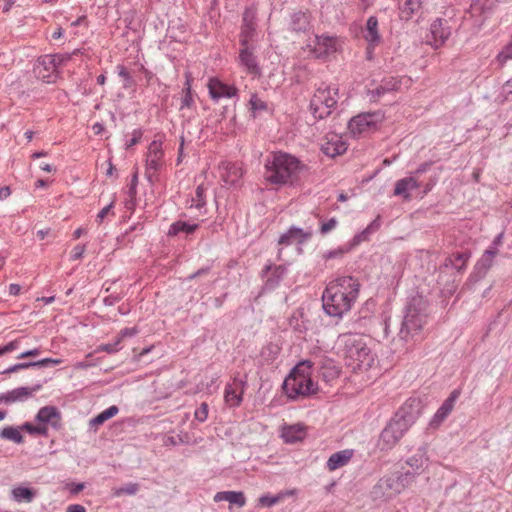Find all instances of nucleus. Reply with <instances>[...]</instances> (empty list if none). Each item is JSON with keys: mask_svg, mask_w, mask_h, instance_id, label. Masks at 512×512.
<instances>
[{"mask_svg": "<svg viewBox=\"0 0 512 512\" xmlns=\"http://www.w3.org/2000/svg\"><path fill=\"white\" fill-rule=\"evenodd\" d=\"M359 288V282L351 276H342L330 282L322 295L324 311L329 316L342 317L352 308Z\"/></svg>", "mask_w": 512, "mask_h": 512, "instance_id": "obj_1", "label": "nucleus"}, {"mask_svg": "<svg viewBox=\"0 0 512 512\" xmlns=\"http://www.w3.org/2000/svg\"><path fill=\"white\" fill-rule=\"evenodd\" d=\"M301 169V162L296 157L277 152L266 160L264 179L271 185H291L298 179Z\"/></svg>", "mask_w": 512, "mask_h": 512, "instance_id": "obj_2", "label": "nucleus"}, {"mask_svg": "<svg viewBox=\"0 0 512 512\" xmlns=\"http://www.w3.org/2000/svg\"><path fill=\"white\" fill-rule=\"evenodd\" d=\"M339 352L346 364L353 370L369 369L374 362V355L364 337L356 333H345L338 337Z\"/></svg>", "mask_w": 512, "mask_h": 512, "instance_id": "obj_3", "label": "nucleus"}, {"mask_svg": "<svg viewBox=\"0 0 512 512\" xmlns=\"http://www.w3.org/2000/svg\"><path fill=\"white\" fill-rule=\"evenodd\" d=\"M311 365L309 361L299 363L283 382V390L287 397L291 400H299L314 395L318 391L308 371Z\"/></svg>", "mask_w": 512, "mask_h": 512, "instance_id": "obj_4", "label": "nucleus"}, {"mask_svg": "<svg viewBox=\"0 0 512 512\" xmlns=\"http://www.w3.org/2000/svg\"><path fill=\"white\" fill-rule=\"evenodd\" d=\"M427 322L426 303L422 298H413L407 306L399 337L406 343L421 338V332Z\"/></svg>", "mask_w": 512, "mask_h": 512, "instance_id": "obj_5", "label": "nucleus"}, {"mask_svg": "<svg viewBox=\"0 0 512 512\" xmlns=\"http://www.w3.org/2000/svg\"><path fill=\"white\" fill-rule=\"evenodd\" d=\"M409 409H411V405L408 404L401 407L383 429L380 434V442L383 443V448H392L414 423L416 415Z\"/></svg>", "mask_w": 512, "mask_h": 512, "instance_id": "obj_6", "label": "nucleus"}, {"mask_svg": "<svg viewBox=\"0 0 512 512\" xmlns=\"http://www.w3.org/2000/svg\"><path fill=\"white\" fill-rule=\"evenodd\" d=\"M338 102V88L322 83L314 92L310 101V110L317 120L328 117Z\"/></svg>", "mask_w": 512, "mask_h": 512, "instance_id": "obj_7", "label": "nucleus"}, {"mask_svg": "<svg viewBox=\"0 0 512 512\" xmlns=\"http://www.w3.org/2000/svg\"><path fill=\"white\" fill-rule=\"evenodd\" d=\"M401 491L402 486L399 485L398 480L392 475L379 479L373 486L371 495L373 500L387 501L401 493Z\"/></svg>", "mask_w": 512, "mask_h": 512, "instance_id": "obj_8", "label": "nucleus"}, {"mask_svg": "<svg viewBox=\"0 0 512 512\" xmlns=\"http://www.w3.org/2000/svg\"><path fill=\"white\" fill-rule=\"evenodd\" d=\"M163 155L161 142L152 141L148 147L145 165V176L151 183L163 164Z\"/></svg>", "mask_w": 512, "mask_h": 512, "instance_id": "obj_9", "label": "nucleus"}, {"mask_svg": "<svg viewBox=\"0 0 512 512\" xmlns=\"http://www.w3.org/2000/svg\"><path fill=\"white\" fill-rule=\"evenodd\" d=\"M497 254L498 249H496V247H489L477 261L474 271L470 274L466 284H474L484 278L488 270L492 267Z\"/></svg>", "mask_w": 512, "mask_h": 512, "instance_id": "obj_10", "label": "nucleus"}, {"mask_svg": "<svg viewBox=\"0 0 512 512\" xmlns=\"http://www.w3.org/2000/svg\"><path fill=\"white\" fill-rule=\"evenodd\" d=\"M471 257V253L468 251L465 252H456L452 255L448 256L444 263L439 267V276H438V283H442V274L446 272L448 269L455 270V273L457 275L462 274L466 267L467 262Z\"/></svg>", "mask_w": 512, "mask_h": 512, "instance_id": "obj_11", "label": "nucleus"}, {"mask_svg": "<svg viewBox=\"0 0 512 512\" xmlns=\"http://www.w3.org/2000/svg\"><path fill=\"white\" fill-rule=\"evenodd\" d=\"M34 74L38 79L47 83L53 82L56 72L55 57L44 55L37 60L34 66Z\"/></svg>", "mask_w": 512, "mask_h": 512, "instance_id": "obj_12", "label": "nucleus"}, {"mask_svg": "<svg viewBox=\"0 0 512 512\" xmlns=\"http://www.w3.org/2000/svg\"><path fill=\"white\" fill-rule=\"evenodd\" d=\"M376 125V114L362 113L353 117L348 123V129L354 136L369 132Z\"/></svg>", "mask_w": 512, "mask_h": 512, "instance_id": "obj_13", "label": "nucleus"}, {"mask_svg": "<svg viewBox=\"0 0 512 512\" xmlns=\"http://www.w3.org/2000/svg\"><path fill=\"white\" fill-rule=\"evenodd\" d=\"M286 274V267L284 265H266L262 270V277L265 279L263 290H274Z\"/></svg>", "mask_w": 512, "mask_h": 512, "instance_id": "obj_14", "label": "nucleus"}, {"mask_svg": "<svg viewBox=\"0 0 512 512\" xmlns=\"http://www.w3.org/2000/svg\"><path fill=\"white\" fill-rule=\"evenodd\" d=\"M430 33L433 39L431 44L439 48L451 35V27L446 19L438 18L431 24Z\"/></svg>", "mask_w": 512, "mask_h": 512, "instance_id": "obj_15", "label": "nucleus"}, {"mask_svg": "<svg viewBox=\"0 0 512 512\" xmlns=\"http://www.w3.org/2000/svg\"><path fill=\"white\" fill-rule=\"evenodd\" d=\"M208 89L213 100H219L220 98H232L238 93V89L235 86L225 84L217 78L209 80Z\"/></svg>", "mask_w": 512, "mask_h": 512, "instance_id": "obj_16", "label": "nucleus"}, {"mask_svg": "<svg viewBox=\"0 0 512 512\" xmlns=\"http://www.w3.org/2000/svg\"><path fill=\"white\" fill-rule=\"evenodd\" d=\"M460 396L459 390H453L449 397L442 403V405L439 407V409L434 414L430 426L431 427H438L452 412L454 408V404L458 397Z\"/></svg>", "mask_w": 512, "mask_h": 512, "instance_id": "obj_17", "label": "nucleus"}, {"mask_svg": "<svg viewBox=\"0 0 512 512\" xmlns=\"http://www.w3.org/2000/svg\"><path fill=\"white\" fill-rule=\"evenodd\" d=\"M239 52L240 64L247 70L249 74L259 76L261 69L258 65L257 58L254 55L253 48L248 44L241 45Z\"/></svg>", "mask_w": 512, "mask_h": 512, "instance_id": "obj_18", "label": "nucleus"}, {"mask_svg": "<svg viewBox=\"0 0 512 512\" xmlns=\"http://www.w3.org/2000/svg\"><path fill=\"white\" fill-rule=\"evenodd\" d=\"M256 14L252 9H246L243 13V23L240 33V45L248 44L254 37L256 23Z\"/></svg>", "mask_w": 512, "mask_h": 512, "instance_id": "obj_19", "label": "nucleus"}, {"mask_svg": "<svg viewBox=\"0 0 512 512\" xmlns=\"http://www.w3.org/2000/svg\"><path fill=\"white\" fill-rule=\"evenodd\" d=\"M312 236L311 231H304L297 227H291L286 233L280 236L278 243L289 246L293 243L303 244Z\"/></svg>", "mask_w": 512, "mask_h": 512, "instance_id": "obj_20", "label": "nucleus"}, {"mask_svg": "<svg viewBox=\"0 0 512 512\" xmlns=\"http://www.w3.org/2000/svg\"><path fill=\"white\" fill-rule=\"evenodd\" d=\"M42 384H35L31 387H19L15 388L11 391L5 393L6 395V404L14 403V402H23L27 399L31 398L34 393L41 390Z\"/></svg>", "mask_w": 512, "mask_h": 512, "instance_id": "obj_21", "label": "nucleus"}, {"mask_svg": "<svg viewBox=\"0 0 512 512\" xmlns=\"http://www.w3.org/2000/svg\"><path fill=\"white\" fill-rule=\"evenodd\" d=\"M220 170L221 179L227 185H237L243 176L242 168L234 163H223Z\"/></svg>", "mask_w": 512, "mask_h": 512, "instance_id": "obj_22", "label": "nucleus"}, {"mask_svg": "<svg viewBox=\"0 0 512 512\" xmlns=\"http://www.w3.org/2000/svg\"><path fill=\"white\" fill-rule=\"evenodd\" d=\"M336 50V41L330 36H316L313 52L317 58H324Z\"/></svg>", "mask_w": 512, "mask_h": 512, "instance_id": "obj_23", "label": "nucleus"}, {"mask_svg": "<svg viewBox=\"0 0 512 512\" xmlns=\"http://www.w3.org/2000/svg\"><path fill=\"white\" fill-rule=\"evenodd\" d=\"M354 455L352 449H345L333 453L327 460L326 467L329 471H335L347 465Z\"/></svg>", "mask_w": 512, "mask_h": 512, "instance_id": "obj_24", "label": "nucleus"}, {"mask_svg": "<svg viewBox=\"0 0 512 512\" xmlns=\"http://www.w3.org/2000/svg\"><path fill=\"white\" fill-rule=\"evenodd\" d=\"M306 436V429L303 424H294L285 426L282 429L281 437L286 443H296L302 441Z\"/></svg>", "mask_w": 512, "mask_h": 512, "instance_id": "obj_25", "label": "nucleus"}, {"mask_svg": "<svg viewBox=\"0 0 512 512\" xmlns=\"http://www.w3.org/2000/svg\"><path fill=\"white\" fill-rule=\"evenodd\" d=\"M37 421L43 424L50 423L52 427L59 428L60 427V413L54 406H45L42 407L37 415H36Z\"/></svg>", "mask_w": 512, "mask_h": 512, "instance_id": "obj_26", "label": "nucleus"}, {"mask_svg": "<svg viewBox=\"0 0 512 512\" xmlns=\"http://www.w3.org/2000/svg\"><path fill=\"white\" fill-rule=\"evenodd\" d=\"M419 188V183L415 177H406L395 183L394 195L402 196L405 200H410V191Z\"/></svg>", "mask_w": 512, "mask_h": 512, "instance_id": "obj_27", "label": "nucleus"}, {"mask_svg": "<svg viewBox=\"0 0 512 512\" xmlns=\"http://www.w3.org/2000/svg\"><path fill=\"white\" fill-rule=\"evenodd\" d=\"M290 30L296 33L306 32L310 28L309 15L303 11H297L290 16Z\"/></svg>", "mask_w": 512, "mask_h": 512, "instance_id": "obj_28", "label": "nucleus"}, {"mask_svg": "<svg viewBox=\"0 0 512 512\" xmlns=\"http://www.w3.org/2000/svg\"><path fill=\"white\" fill-rule=\"evenodd\" d=\"M364 38L369 43L370 47H375L380 43L381 36L378 33V20L375 16H370L368 18L364 31Z\"/></svg>", "mask_w": 512, "mask_h": 512, "instance_id": "obj_29", "label": "nucleus"}, {"mask_svg": "<svg viewBox=\"0 0 512 512\" xmlns=\"http://www.w3.org/2000/svg\"><path fill=\"white\" fill-rule=\"evenodd\" d=\"M215 502L228 501L231 504H235L239 507H243L246 504V498L241 491H222L217 492L214 496Z\"/></svg>", "mask_w": 512, "mask_h": 512, "instance_id": "obj_30", "label": "nucleus"}, {"mask_svg": "<svg viewBox=\"0 0 512 512\" xmlns=\"http://www.w3.org/2000/svg\"><path fill=\"white\" fill-rule=\"evenodd\" d=\"M427 461L428 458L426 456L425 449L419 448L412 456L406 460V464L412 468V472L419 475L426 466Z\"/></svg>", "mask_w": 512, "mask_h": 512, "instance_id": "obj_31", "label": "nucleus"}, {"mask_svg": "<svg viewBox=\"0 0 512 512\" xmlns=\"http://www.w3.org/2000/svg\"><path fill=\"white\" fill-rule=\"evenodd\" d=\"M244 391L238 390L233 385H226L224 391L225 402L230 407H238L242 403Z\"/></svg>", "mask_w": 512, "mask_h": 512, "instance_id": "obj_32", "label": "nucleus"}, {"mask_svg": "<svg viewBox=\"0 0 512 512\" xmlns=\"http://www.w3.org/2000/svg\"><path fill=\"white\" fill-rule=\"evenodd\" d=\"M186 82L183 88V97L181 98L180 111L191 109L194 106V99L191 90V75L190 73L185 74Z\"/></svg>", "mask_w": 512, "mask_h": 512, "instance_id": "obj_33", "label": "nucleus"}, {"mask_svg": "<svg viewBox=\"0 0 512 512\" xmlns=\"http://www.w3.org/2000/svg\"><path fill=\"white\" fill-rule=\"evenodd\" d=\"M21 427L7 426L0 430V437L5 440L12 441L16 444L24 442V437L21 434Z\"/></svg>", "mask_w": 512, "mask_h": 512, "instance_id": "obj_34", "label": "nucleus"}, {"mask_svg": "<svg viewBox=\"0 0 512 512\" xmlns=\"http://www.w3.org/2000/svg\"><path fill=\"white\" fill-rule=\"evenodd\" d=\"M198 226L199 225L196 223H188V222L179 220V221L174 222L170 226L168 234L170 236H175V235L179 234L180 232H184L186 234H192L193 232H195V230L198 228Z\"/></svg>", "mask_w": 512, "mask_h": 512, "instance_id": "obj_35", "label": "nucleus"}, {"mask_svg": "<svg viewBox=\"0 0 512 512\" xmlns=\"http://www.w3.org/2000/svg\"><path fill=\"white\" fill-rule=\"evenodd\" d=\"M119 412V408L116 405H112L98 414L96 417L92 418L89 422L91 427H98L102 425L104 422L109 420L110 418L117 415Z\"/></svg>", "mask_w": 512, "mask_h": 512, "instance_id": "obj_36", "label": "nucleus"}, {"mask_svg": "<svg viewBox=\"0 0 512 512\" xmlns=\"http://www.w3.org/2000/svg\"><path fill=\"white\" fill-rule=\"evenodd\" d=\"M35 495H36V492L27 487L19 486V487H15L12 490V497L17 502L25 501V502L29 503L34 499Z\"/></svg>", "mask_w": 512, "mask_h": 512, "instance_id": "obj_37", "label": "nucleus"}, {"mask_svg": "<svg viewBox=\"0 0 512 512\" xmlns=\"http://www.w3.org/2000/svg\"><path fill=\"white\" fill-rule=\"evenodd\" d=\"M206 188L203 184L197 186L195 190V195L190 200V208H196L198 210L203 209L206 206V196H205Z\"/></svg>", "mask_w": 512, "mask_h": 512, "instance_id": "obj_38", "label": "nucleus"}, {"mask_svg": "<svg viewBox=\"0 0 512 512\" xmlns=\"http://www.w3.org/2000/svg\"><path fill=\"white\" fill-rule=\"evenodd\" d=\"M422 5V0H403L401 9L406 18L417 12Z\"/></svg>", "mask_w": 512, "mask_h": 512, "instance_id": "obj_39", "label": "nucleus"}, {"mask_svg": "<svg viewBox=\"0 0 512 512\" xmlns=\"http://www.w3.org/2000/svg\"><path fill=\"white\" fill-rule=\"evenodd\" d=\"M139 491L138 483H128L122 487L114 488L112 490V494L115 497H120L122 495H135Z\"/></svg>", "mask_w": 512, "mask_h": 512, "instance_id": "obj_40", "label": "nucleus"}, {"mask_svg": "<svg viewBox=\"0 0 512 512\" xmlns=\"http://www.w3.org/2000/svg\"><path fill=\"white\" fill-rule=\"evenodd\" d=\"M119 77L123 79V87L128 89L135 85L133 77L124 65H117L116 67Z\"/></svg>", "mask_w": 512, "mask_h": 512, "instance_id": "obj_41", "label": "nucleus"}, {"mask_svg": "<svg viewBox=\"0 0 512 512\" xmlns=\"http://www.w3.org/2000/svg\"><path fill=\"white\" fill-rule=\"evenodd\" d=\"M381 85L387 93L397 91L401 86V79L397 77H386L381 81Z\"/></svg>", "mask_w": 512, "mask_h": 512, "instance_id": "obj_42", "label": "nucleus"}, {"mask_svg": "<svg viewBox=\"0 0 512 512\" xmlns=\"http://www.w3.org/2000/svg\"><path fill=\"white\" fill-rule=\"evenodd\" d=\"M21 429L27 431L30 434H37L42 436L48 435V429L45 425L35 426L29 422H26L21 426Z\"/></svg>", "mask_w": 512, "mask_h": 512, "instance_id": "obj_43", "label": "nucleus"}, {"mask_svg": "<svg viewBox=\"0 0 512 512\" xmlns=\"http://www.w3.org/2000/svg\"><path fill=\"white\" fill-rule=\"evenodd\" d=\"M416 475L417 474H415L414 472L407 471L404 473H400L399 475L394 477L395 479L398 480L399 485L402 486V490H404L406 487H408L411 483L414 482Z\"/></svg>", "mask_w": 512, "mask_h": 512, "instance_id": "obj_44", "label": "nucleus"}, {"mask_svg": "<svg viewBox=\"0 0 512 512\" xmlns=\"http://www.w3.org/2000/svg\"><path fill=\"white\" fill-rule=\"evenodd\" d=\"M281 498H282L281 495H276V496L262 495L258 499V503H259V505H261L263 507H271V506L277 504L281 500Z\"/></svg>", "mask_w": 512, "mask_h": 512, "instance_id": "obj_45", "label": "nucleus"}, {"mask_svg": "<svg viewBox=\"0 0 512 512\" xmlns=\"http://www.w3.org/2000/svg\"><path fill=\"white\" fill-rule=\"evenodd\" d=\"M249 104L253 111H263L267 109V103L261 100L256 94L251 96Z\"/></svg>", "mask_w": 512, "mask_h": 512, "instance_id": "obj_46", "label": "nucleus"}, {"mask_svg": "<svg viewBox=\"0 0 512 512\" xmlns=\"http://www.w3.org/2000/svg\"><path fill=\"white\" fill-rule=\"evenodd\" d=\"M120 343H121V337H117V339L113 343L102 344L98 347L97 350L112 354L119 350Z\"/></svg>", "mask_w": 512, "mask_h": 512, "instance_id": "obj_47", "label": "nucleus"}, {"mask_svg": "<svg viewBox=\"0 0 512 512\" xmlns=\"http://www.w3.org/2000/svg\"><path fill=\"white\" fill-rule=\"evenodd\" d=\"M230 385H233V387L238 390L244 391L247 385V375L241 376L239 372L235 373Z\"/></svg>", "mask_w": 512, "mask_h": 512, "instance_id": "obj_48", "label": "nucleus"}, {"mask_svg": "<svg viewBox=\"0 0 512 512\" xmlns=\"http://www.w3.org/2000/svg\"><path fill=\"white\" fill-rule=\"evenodd\" d=\"M194 415H195V418L199 422L206 421V419L208 417V405H207V403H205V402L201 403L200 407H198L196 409Z\"/></svg>", "mask_w": 512, "mask_h": 512, "instance_id": "obj_49", "label": "nucleus"}, {"mask_svg": "<svg viewBox=\"0 0 512 512\" xmlns=\"http://www.w3.org/2000/svg\"><path fill=\"white\" fill-rule=\"evenodd\" d=\"M20 342V339H15L7 343L6 345L0 347V356L18 349L20 346Z\"/></svg>", "mask_w": 512, "mask_h": 512, "instance_id": "obj_50", "label": "nucleus"}, {"mask_svg": "<svg viewBox=\"0 0 512 512\" xmlns=\"http://www.w3.org/2000/svg\"><path fill=\"white\" fill-rule=\"evenodd\" d=\"M345 151V147L341 144L339 147H334L329 143L324 148V153L328 156L335 157L336 155H340Z\"/></svg>", "mask_w": 512, "mask_h": 512, "instance_id": "obj_51", "label": "nucleus"}, {"mask_svg": "<svg viewBox=\"0 0 512 512\" xmlns=\"http://www.w3.org/2000/svg\"><path fill=\"white\" fill-rule=\"evenodd\" d=\"M337 220L336 218H331L327 222L322 223L320 227L321 234L325 235L332 231L337 226Z\"/></svg>", "mask_w": 512, "mask_h": 512, "instance_id": "obj_52", "label": "nucleus"}, {"mask_svg": "<svg viewBox=\"0 0 512 512\" xmlns=\"http://www.w3.org/2000/svg\"><path fill=\"white\" fill-rule=\"evenodd\" d=\"M387 92L383 89V86L380 84L375 89L369 90L368 95L370 96V100L377 101L381 96L386 94Z\"/></svg>", "mask_w": 512, "mask_h": 512, "instance_id": "obj_53", "label": "nucleus"}, {"mask_svg": "<svg viewBox=\"0 0 512 512\" xmlns=\"http://www.w3.org/2000/svg\"><path fill=\"white\" fill-rule=\"evenodd\" d=\"M65 488L68 489L71 494L77 495L78 493H80L85 488V484L84 483L69 482V483L66 484Z\"/></svg>", "mask_w": 512, "mask_h": 512, "instance_id": "obj_54", "label": "nucleus"}, {"mask_svg": "<svg viewBox=\"0 0 512 512\" xmlns=\"http://www.w3.org/2000/svg\"><path fill=\"white\" fill-rule=\"evenodd\" d=\"M141 138H142V131L140 129L134 130L132 133V138L126 142V148L136 145L140 141Z\"/></svg>", "mask_w": 512, "mask_h": 512, "instance_id": "obj_55", "label": "nucleus"}, {"mask_svg": "<svg viewBox=\"0 0 512 512\" xmlns=\"http://www.w3.org/2000/svg\"><path fill=\"white\" fill-rule=\"evenodd\" d=\"M61 363L59 359L45 358L39 361H35L36 367H47L51 365H58Z\"/></svg>", "mask_w": 512, "mask_h": 512, "instance_id": "obj_56", "label": "nucleus"}, {"mask_svg": "<svg viewBox=\"0 0 512 512\" xmlns=\"http://www.w3.org/2000/svg\"><path fill=\"white\" fill-rule=\"evenodd\" d=\"M113 208V202H111L110 204L106 205L104 208H102L99 213L97 214V222L101 223L105 217L108 215V213L111 211V209Z\"/></svg>", "mask_w": 512, "mask_h": 512, "instance_id": "obj_57", "label": "nucleus"}, {"mask_svg": "<svg viewBox=\"0 0 512 512\" xmlns=\"http://www.w3.org/2000/svg\"><path fill=\"white\" fill-rule=\"evenodd\" d=\"M85 252V246L84 245H76L73 248L71 258L72 260H78L81 259L83 254Z\"/></svg>", "mask_w": 512, "mask_h": 512, "instance_id": "obj_58", "label": "nucleus"}, {"mask_svg": "<svg viewBox=\"0 0 512 512\" xmlns=\"http://www.w3.org/2000/svg\"><path fill=\"white\" fill-rule=\"evenodd\" d=\"M344 254V250L339 248V249H335V250H331V251H328L324 254V258L325 259H333V258H337V257H342V255Z\"/></svg>", "mask_w": 512, "mask_h": 512, "instance_id": "obj_59", "label": "nucleus"}, {"mask_svg": "<svg viewBox=\"0 0 512 512\" xmlns=\"http://www.w3.org/2000/svg\"><path fill=\"white\" fill-rule=\"evenodd\" d=\"M137 329L135 327L132 328H124L120 331L118 337H121V340L125 337H132L137 334Z\"/></svg>", "mask_w": 512, "mask_h": 512, "instance_id": "obj_60", "label": "nucleus"}, {"mask_svg": "<svg viewBox=\"0 0 512 512\" xmlns=\"http://www.w3.org/2000/svg\"><path fill=\"white\" fill-rule=\"evenodd\" d=\"M138 184V175H137V172L134 173V175L132 176V179H131V184H130V187H129V195L131 197H134L136 195V186Z\"/></svg>", "mask_w": 512, "mask_h": 512, "instance_id": "obj_61", "label": "nucleus"}, {"mask_svg": "<svg viewBox=\"0 0 512 512\" xmlns=\"http://www.w3.org/2000/svg\"><path fill=\"white\" fill-rule=\"evenodd\" d=\"M40 354V349L39 348H34V349H31V350H27L21 354H19L17 356L18 359H23V358H27V357H31V356H37Z\"/></svg>", "mask_w": 512, "mask_h": 512, "instance_id": "obj_62", "label": "nucleus"}, {"mask_svg": "<svg viewBox=\"0 0 512 512\" xmlns=\"http://www.w3.org/2000/svg\"><path fill=\"white\" fill-rule=\"evenodd\" d=\"M375 222L374 221L369 227H367L364 231H362L361 234H359L356 238L358 239V241L360 240H365L366 239V236L371 232L372 229H377L378 228V225H375Z\"/></svg>", "mask_w": 512, "mask_h": 512, "instance_id": "obj_63", "label": "nucleus"}, {"mask_svg": "<svg viewBox=\"0 0 512 512\" xmlns=\"http://www.w3.org/2000/svg\"><path fill=\"white\" fill-rule=\"evenodd\" d=\"M66 512H86V509L80 504H71L67 507Z\"/></svg>", "mask_w": 512, "mask_h": 512, "instance_id": "obj_64", "label": "nucleus"}]
</instances>
